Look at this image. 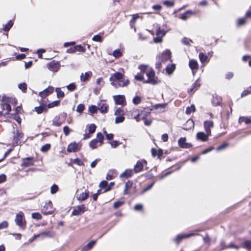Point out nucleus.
<instances>
[{
    "label": "nucleus",
    "mask_w": 251,
    "mask_h": 251,
    "mask_svg": "<svg viewBox=\"0 0 251 251\" xmlns=\"http://www.w3.org/2000/svg\"><path fill=\"white\" fill-rule=\"evenodd\" d=\"M151 154L153 157L157 156L158 158H159L163 154V151L161 149L157 150L154 149H152Z\"/></svg>",
    "instance_id": "nucleus-28"
},
{
    "label": "nucleus",
    "mask_w": 251,
    "mask_h": 251,
    "mask_svg": "<svg viewBox=\"0 0 251 251\" xmlns=\"http://www.w3.org/2000/svg\"><path fill=\"white\" fill-rule=\"evenodd\" d=\"M209 135L207 133L205 134L204 132H199L197 134V138L202 141H206L208 140V136Z\"/></svg>",
    "instance_id": "nucleus-21"
},
{
    "label": "nucleus",
    "mask_w": 251,
    "mask_h": 251,
    "mask_svg": "<svg viewBox=\"0 0 251 251\" xmlns=\"http://www.w3.org/2000/svg\"><path fill=\"white\" fill-rule=\"evenodd\" d=\"M241 247L246 249L248 251L251 250V240H246L242 244Z\"/></svg>",
    "instance_id": "nucleus-27"
},
{
    "label": "nucleus",
    "mask_w": 251,
    "mask_h": 251,
    "mask_svg": "<svg viewBox=\"0 0 251 251\" xmlns=\"http://www.w3.org/2000/svg\"><path fill=\"white\" fill-rule=\"evenodd\" d=\"M115 115L116 116L115 123L116 124H119L123 122L125 120V112L122 108H118L114 113Z\"/></svg>",
    "instance_id": "nucleus-5"
},
{
    "label": "nucleus",
    "mask_w": 251,
    "mask_h": 251,
    "mask_svg": "<svg viewBox=\"0 0 251 251\" xmlns=\"http://www.w3.org/2000/svg\"><path fill=\"white\" fill-rule=\"evenodd\" d=\"M50 148V144H46L43 146L41 148V151L43 152H46L49 151Z\"/></svg>",
    "instance_id": "nucleus-42"
},
{
    "label": "nucleus",
    "mask_w": 251,
    "mask_h": 251,
    "mask_svg": "<svg viewBox=\"0 0 251 251\" xmlns=\"http://www.w3.org/2000/svg\"><path fill=\"white\" fill-rule=\"evenodd\" d=\"M86 209L84 205H78L74 208L72 212V215L73 216H78L83 213Z\"/></svg>",
    "instance_id": "nucleus-6"
},
{
    "label": "nucleus",
    "mask_w": 251,
    "mask_h": 251,
    "mask_svg": "<svg viewBox=\"0 0 251 251\" xmlns=\"http://www.w3.org/2000/svg\"><path fill=\"white\" fill-rule=\"evenodd\" d=\"M55 91L57 93V97L58 98H62L64 97V93L61 90L60 88H56Z\"/></svg>",
    "instance_id": "nucleus-37"
},
{
    "label": "nucleus",
    "mask_w": 251,
    "mask_h": 251,
    "mask_svg": "<svg viewBox=\"0 0 251 251\" xmlns=\"http://www.w3.org/2000/svg\"><path fill=\"white\" fill-rule=\"evenodd\" d=\"M221 98L219 97H214L212 102L214 106L220 105L221 104Z\"/></svg>",
    "instance_id": "nucleus-31"
},
{
    "label": "nucleus",
    "mask_w": 251,
    "mask_h": 251,
    "mask_svg": "<svg viewBox=\"0 0 251 251\" xmlns=\"http://www.w3.org/2000/svg\"><path fill=\"white\" fill-rule=\"evenodd\" d=\"M92 40L96 42H101L102 40V37L100 35H95L93 38Z\"/></svg>",
    "instance_id": "nucleus-60"
},
{
    "label": "nucleus",
    "mask_w": 251,
    "mask_h": 251,
    "mask_svg": "<svg viewBox=\"0 0 251 251\" xmlns=\"http://www.w3.org/2000/svg\"><path fill=\"white\" fill-rule=\"evenodd\" d=\"M32 218L34 219L39 220L42 219V217L39 213L35 212L32 214Z\"/></svg>",
    "instance_id": "nucleus-46"
},
{
    "label": "nucleus",
    "mask_w": 251,
    "mask_h": 251,
    "mask_svg": "<svg viewBox=\"0 0 251 251\" xmlns=\"http://www.w3.org/2000/svg\"><path fill=\"white\" fill-rule=\"evenodd\" d=\"M8 226V223L7 221H3L1 223H0V230L6 228Z\"/></svg>",
    "instance_id": "nucleus-61"
},
{
    "label": "nucleus",
    "mask_w": 251,
    "mask_h": 251,
    "mask_svg": "<svg viewBox=\"0 0 251 251\" xmlns=\"http://www.w3.org/2000/svg\"><path fill=\"white\" fill-rule=\"evenodd\" d=\"M84 105L83 104H79L77 106L76 111L79 113H82L84 109Z\"/></svg>",
    "instance_id": "nucleus-54"
},
{
    "label": "nucleus",
    "mask_w": 251,
    "mask_h": 251,
    "mask_svg": "<svg viewBox=\"0 0 251 251\" xmlns=\"http://www.w3.org/2000/svg\"><path fill=\"white\" fill-rule=\"evenodd\" d=\"M109 81L111 84L115 88L127 86L129 81L126 79L125 76L120 72H116L110 76Z\"/></svg>",
    "instance_id": "nucleus-1"
},
{
    "label": "nucleus",
    "mask_w": 251,
    "mask_h": 251,
    "mask_svg": "<svg viewBox=\"0 0 251 251\" xmlns=\"http://www.w3.org/2000/svg\"><path fill=\"white\" fill-rule=\"evenodd\" d=\"M147 162L145 160H141L137 161L134 168V171L135 173L140 172L143 168L144 165Z\"/></svg>",
    "instance_id": "nucleus-10"
},
{
    "label": "nucleus",
    "mask_w": 251,
    "mask_h": 251,
    "mask_svg": "<svg viewBox=\"0 0 251 251\" xmlns=\"http://www.w3.org/2000/svg\"><path fill=\"white\" fill-rule=\"evenodd\" d=\"M99 186L101 188L104 189L105 192L110 190V186H108V183L106 180L101 181L99 184Z\"/></svg>",
    "instance_id": "nucleus-26"
},
{
    "label": "nucleus",
    "mask_w": 251,
    "mask_h": 251,
    "mask_svg": "<svg viewBox=\"0 0 251 251\" xmlns=\"http://www.w3.org/2000/svg\"><path fill=\"white\" fill-rule=\"evenodd\" d=\"M98 140L94 139L90 142V147L93 149H96L98 146Z\"/></svg>",
    "instance_id": "nucleus-41"
},
{
    "label": "nucleus",
    "mask_w": 251,
    "mask_h": 251,
    "mask_svg": "<svg viewBox=\"0 0 251 251\" xmlns=\"http://www.w3.org/2000/svg\"><path fill=\"white\" fill-rule=\"evenodd\" d=\"M58 190V187L56 184H53L50 188V193L52 194L56 193Z\"/></svg>",
    "instance_id": "nucleus-50"
},
{
    "label": "nucleus",
    "mask_w": 251,
    "mask_h": 251,
    "mask_svg": "<svg viewBox=\"0 0 251 251\" xmlns=\"http://www.w3.org/2000/svg\"><path fill=\"white\" fill-rule=\"evenodd\" d=\"M18 87L23 92H25L27 89V85L25 83H20L18 85Z\"/></svg>",
    "instance_id": "nucleus-45"
},
{
    "label": "nucleus",
    "mask_w": 251,
    "mask_h": 251,
    "mask_svg": "<svg viewBox=\"0 0 251 251\" xmlns=\"http://www.w3.org/2000/svg\"><path fill=\"white\" fill-rule=\"evenodd\" d=\"M98 109L101 113H106L108 110V106L105 104H102Z\"/></svg>",
    "instance_id": "nucleus-38"
},
{
    "label": "nucleus",
    "mask_w": 251,
    "mask_h": 251,
    "mask_svg": "<svg viewBox=\"0 0 251 251\" xmlns=\"http://www.w3.org/2000/svg\"><path fill=\"white\" fill-rule=\"evenodd\" d=\"M92 75V73L91 71L86 72L85 74L82 73L80 75V80L81 82H85L90 79Z\"/></svg>",
    "instance_id": "nucleus-19"
},
{
    "label": "nucleus",
    "mask_w": 251,
    "mask_h": 251,
    "mask_svg": "<svg viewBox=\"0 0 251 251\" xmlns=\"http://www.w3.org/2000/svg\"><path fill=\"white\" fill-rule=\"evenodd\" d=\"M75 50L76 51L84 52L85 49L81 45H77L75 47Z\"/></svg>",
    "instance_id": "nucleus-58"
},
{
    "label": "nucleus",
    "mask_w": 251,
    "mask_h": 251,
    "mask_svg": "<svg viewBox=\"0 0 251 251\" xmlns=\"http://www.w3.org/2000/svg\"><path fill=\"white\" fill-rule=\"evenodd\" d=\"M150 113L148 110L144 109L140 112L138 109H135L132 111V115L137 122H139L140 119H146Z\"/></svg>",
    "instance_id": "nucleus-3"
},
{
    "label": "nucleus",
    "mask_w": 251,
    "mask_h": 251,
    "mask_svg": "<svg viewBox=\"0 0 251 251\" xmlns=\"http://www.w3.org/2000/svg\"><path fill=\"white\" fill-rule=\"evenodd\" d=\"M154 183H155V182H153L151 184L148 185V186L146 188H144L142 190V194H143V193H145L146 192L148 191V190H150L152 187V186L154 185Z\"/></svg>",
    "instance_id": "nucleus-63"
},
{
    "label": "nucleus",
    "mask_w": 251,
    "mask_h": 251,
    "mask_svg": "<svg viewBox=\"0 0 251 251\" xmlns=\"http://www.w3.org/2000/svg\"><path fill=\"white\" fill-rule=\"evenodd\" d=\"M68 90L70 91H74L76 89V85L74 83H70L67 86Z\"/></svg>",
    "instance_id": "nucleus-52"
},
{
    "label": "nucleus",
    "mask_w": 251,
    "mask_h": 251,
    "mask_svg": "<svg viewBox=\"0 0 251 251\" xmlns=\"http://www.w3.org/2000/svg\"><path fill=\"white\" fill-rule=\"evenodd\" d=\"M189 66L191 69L192 70L193 75H194L196 71L198 69V64L197 61L193 59L190 60L189 62Z\"/></svg>",
    "instance_id": "nucleus-18"
},
{
    "label": "nucleus",
    "mask_w": 251,
    "mask_h": 251,
    "mask_svg": "<svg viewBox=\"0 0 251 251\" xmlns=\"http://www.w3.org/2000/svg\"><path fill=\"white\" fill-rule=\"evenodd\" d=\"M60 103L59 100H55L48 104V106L49 108H52L54 106H57Z\"/></svg>",
    "instance_id": "nucleus-53"
},
{
    "label": "nucleus",
    "mask_w": 251,
    "mask_h": 251,
    "mask_svg": "<svg viewBox=\"0 0 251 251\" xmlns=\"http://www.w3.org/2000/svg\"><path fill=\"white\" fill-rule=\"evenodd\" d=\"M226 249H227V246L225 245V243L224 241H222L218 247L217 251H222Z\"/></svg>",
    "instance_id": "nucleus-56"
},
{
    "label": "nucleus",
    "mask_w": 251,
    "mask_h": 251,
    "mask_svg": "<svg viewBox=\"0 0 251 251\" xmlns=\"http://www.w3.org/2000/svg\"><path fill=\"white\" fill-rule=\"evenodd\" d=\"M13 25V23L12 21H9L5 25L3 30L5 31H8L9 30V29L11 28Z\"/></svg>",
    "instance_id": "nucleus-36"
},
{
    "label": "nucleus",
    "mask_w": 251,
    "mask_h": 251,
    "mask_svg": "<svg viewBox=\"0 0 251 251\" xmlns=\"http://www.w3.org/2000/svg\"><path fill=\"white\" fill-rule=\"evenodd\" d=\"M251 93V86H250L247 88V90H244L242 93L241 94V97H243L244 96H246L248 94Z\"/></svg>",
    "instance_id": "nucleus-49"
},
{
    "label": "nucleus",
    "mask_w": 251,
    "mask_h": 251,
    "mask_svg": "<svg viewBox=\"0 0 251 251\" xmlns=\"http://www.w3.org/2000/svg\"><path fill=\"white\" fill-rule=\"evenodd\" d=\"M1 108L2 109L4 110L6 109L8 111V112L11 111V107L9 103V102L7 103H4L3 104L1 105Z\"/></svg>",
    "instance_id": "nucleus-40"
},
{
    "label": "nucleus",
    "mask_w": 251,
    "mask_h": 251,
    "mask_svg": "<svg viewBox=\"0 0 251 251\" xmlns=\"http://www.w3.org/2000/svg\"><path fill=\"white\" fill-rule=\"evenodd\" d=\"M96 243V241L92 240V241H90V242H89L87 244V245H86L87 247L88 248V249H89V250H90L95 246Z\"/></svg>",
    "instance_id": "nucleus-62"
},
{
    "label": "nucleus",
    "mask_w": 251,
    "mask_h": 251,
    "mask_svg": "<svg viewBox=\"0 0 251 251\" xmlns=\"http://www.w3.org/2000/svg\"><path fill=\"white\" fill-rule=\"evenodd\" d=\"M132 170L126 169L124 172L120 175L121 177H126V178L131 177L132 176Z\"/></svg>",
    "instance_id": "nucleus-25"
},
{
    "label": "nucleus",
    "mask_w": 251,
    "mask_h": 251,
    "mask_svg": "<svg viewBox=\"0 0 251 251\" xmlns=\"http://www.w3.org/2000/svg\"><path fill=\"white\" fill-rule=\"evenodd\" d=\"M53 211V210L52 207V203L51 201H49L48 202L46 203L42 209V212L45 215L51 214Z\"/></svg>",
    "instance_id": "nucleus-11"
},
{
    "label": "nucleus",
    "mask_w": 251,
    "mask_h": 251,
    "mask_svg": "<svg viewBox=\"0 0 251 251\" xmlns=\"http://www.w3.org/2000/svg\"><path fill=\"white\" fill-rule=\"evenodd\" d=\"M11 100H14L12 98H10L7 97L6 96L3 95L2 96H0V100L4 103L9 102Z\"/></svg>",
    "instance_id": "nucleus-34"
},
{
    "label": "nucleus",
    "mask_w": 251,
    "mask_h": 251,
    "mask_svg": "<svg viewBox=\"0 0 251 251\" xmlns=\"http://www.w3.org/2000/svg\"><path fill=\"white\" fill-rule=\"evenodd\" d=\"M124 203V201H119L115 202L113 204V207L114 208H118L120 207Z\"/></svg>",
    "instance_id": "nucleus-64"
},
{
    "label": "nucleus",
    "mask_w": 251,
    "mask_h": 251,
    "mask_svg": "<svg viewBox=\"0 0 251 251\" xmlns=\"http://www.w3.org/2000/svg\"><path fill=\"white\" fill-rule=\"evenodd\" d=\"M34 164L32 157H27L23 159L21 166L24 167H27L33 165Z\"/></svg>",
    "instance_id": "nucleus-17"
},
{
    "label": "nucleus",
    "mask_w": 251,
    "mask_h": 251,
    "mask_svg": "<svg viewBox=\"0 0 251 251\" xmlns=\"http://www.w3.org/2000/svg\"><path fill=\"white\" fill-rule=\"evenodd\" d=\"M13 134V140L14 142V144H16V145H18L20 144L19 141L23 138L24 134L17 129L14 130Z\"/></svg>",
    "instance_id": "nucleus-8"
},
{
    "label": "nucleus",
    "mask_w": 251,
    "mask_h": 251,
    "mask_svg": "<svg viewBox=\"0 0 251 251\" xmlns=\"http://www.w3.org/2000/svg\"><path fill=\"white\" fill-rule=\"evenodd\" d=\"M171 52L170 50H164L161 55L158 57V58H160L161 62L165 63L167 61L171 59Z\"/></svg>",
    "instance_id": "nucleus-9"
},
{
    "label": "nucleus",
    "mask_w": 251,
    "mask_h": 251,
    "mask_svg": "<svg viewBox=\"0 0 251 251\" xmlns=\"http://www.w3.org/2000/svg\"><path fill=\"white\" fill-rule=\"evenodd\" d=\"M142 101V99L139 96H135L132 100L133 103L137 105L141 103Z\"/></svg>",
    "instance_id": "nucleus-43"
},
{
    "label": "nucleus",
    "mask_w": 251,
    "mask_h": 251,
    "mask_svg": "<svg viewBox=\"0 0 251 251\" xmlns=\"http://www.w3.org/2000/svg\"><path fill=\"white\" fill-rule=\"evenodd\" d=\"M239 123L245 122L246 124L251 123V119L249 117H240L238 121Z\"/></svg>",
    "instance_id": "nucleus-29"
},
{
    "label": "nucleus",
    "mask_w": 251,
    "mask_h": 251,
    "mask_svg": "<svg viewBox=\"0 0 251 251\" xmlns=\"http://www.w3.org/2000/svg\"><path fill=\"white\" fill-rule=\"evenodd\" d=\"M116 104L123 105L126 103L125 97L123 95H118L115 98Z\"/></svg>",
    "instance_id": "nucleus-23"
},
{
    "label": "nucleus",
    "mask_w": 251,
    "mask_h": 251,
    "mask_svg": "<svg viewBox=\"0 0 251 251\" xmlns=\"http://www.w3.org/2000/svg\"><path fill=\"white\" fill-rule=\"evenodd\" d=\"M175 68L176 67L175 64H171L170 65H168L166 67L165 70L168 74H171L174 71Z\"/></svg>",
    "instance_id": "nucleus-30"
},
{
    "label": "nucleus",
    "mask_w": 251,
    "mask_h": 251,
    "mask_svg": "<svg viewBox=\"0 0 251 251\" xmlns=\"http://www.w3.org/2000/svg\"><path fill=\"white\" fill-rule=\"evenodd\" d=\"M165 33L163 30H161L160 29H158L157 31L156 34L158 36V37H156L154 38V42L156 43H159L161 42L162 40L160 38V36L162 37L165 35Z\"/></svg>",
    "instance_id": "nucleus-22"
},
{
    "label": "nucleus",
    "mask_w": 251,
    "mask_h": 251,
    "mask_svg": "<svg viewBox=\"0 0 251 251\" xmlns=\"http://www.w3.org/2000/svg\"><path fill=\"white\" fill-rule=\"evenodd\" d=\"M132 185V182L131 181H128L125 185V190H124V194H127V191L129 189Z\"/></svg>",
    "instance_id": "nucleus-39"
},
{
    "label": "nucleus",
    "mask_w": 251,
    "mask_h": 251,
    "mask_svg": "<svg viewBox=\"0 0 251 251\" xmlns=\"http://www.w3.org/2000/svg\"><path fill=\"white\" fill-rule=\"evenodd\" d=\"M246 17L239 19L237 20V25L239 26H242L246 24Z\"/></svg>",
    "instance_id": "nucleus-47"
},
{
    "label": "nucleus",
    "mask_w": 251,
    "mask_h": 251,
    "mask_svg": "<svg viewBox=\"0 0 251 251\" xmlns=\"http://www.w3.org/2000/svg\"><path fill=\"white\" fill-rule=\"evenodd\" d=\"M178 145L180 147L184 149L189 148L191 147V145L186 142V138L185 137L180 138L178 141Z\"/></svg>",
    "instance_id": "nucleus-16"
},
{
    "label": "nucleus",
    "mask_w": 251,
    "mask_h": 251,
    "mask_svg": "<svg viewBox=\"0 0 251 251\" xmlns=\"http://www.w3.org/2000/svg\"><path fill=\"white\" fill-rule=\"evenodd\" d=\"M96 126L95 124H91L89 127V132L90 133L92 134L95 132Z\"/></svg>",
    "instance_id": "nucleus-55"
},
{
    "label": "nucleus",
    "mask_w": 251,
    "mask_h": 251,
    "mask_svg": "<svg viewBox=\"0 0 251 251\" xmlns=\"http://www.w3.org/2000/svg\"><path fill=\"white\" fill-rule=\"evenodd\" d=\"M48 69L53 72H56L60 68V64L58 62L52 61L47 64Z\"/></svg>",
    "instance_id": "nucleus-7"
},
{
    "label": "nucleus",
    "mask_w": 251,
    "mask_h": 251,
    "mask_svg": "<svg viewBox=\"0 0 251 251\" xmlns=\"http://www.w3.org/2000/svg\"><path fill=\"white\" fill-rule=\"evenodd\" d=\"M165 63L164 62H161L160 58H158V60L156 63L155 66L156 68L160 70L162 68V64Z\"/></svg>",
    "instance_id": "nucleus-59"
},
{
    "label": "nucleus",
    "mask_w": 251,
    "mask_h": 251,
    "mask_svg": "<svg viewBox=\"0 0 251 251\" xmlns=\"http://www.w3.org/2000/svg\"><path fill=\"white\" fill-rule=\"evenodd\" d=\"M98 107L95 105H91L89 107V111L91 113H95L98 111Z\"/></svg>",
    "instance_id": "nucleus-57"
},
{
    "label": "nucleus",
    "mask_w": 251,
    "mask_h": 251,
    "mask_svg": "<svg viewBox=\"0 0 251 251\" xmlns=\"http://www.w3.org/2000/svg\"><path fill=\"white\" fill-rule=\"evenodd\" d=\"M113 55L116 58H119V57L121 56L122 52L120 50L117 49L114 50L113 52Z\"/></svg>",
    "instance_id": "nucleus-48"
},
{
    "label": "nucleus",
    "mask_w": 251,
    "mask_h": 251,
    "mask_svg": "<svg viewBox=\"0 0 251 251\" xmlns=\"http://www.w3.org/2000/svg\"><path fill=\"white\" fill-rule=\"evenodd\" d=\"M195 111V107L194 105H192L190 107H188L186 110V113L188 115L190 114L192 112Z\"/></svg>",
    "instance_id": "nucleus-44"
},
{
    "label": "nucleus",
    "mask_w": 251,
    "mask_h": 251,
    "mask_svg": "<svg viewBox=\"0 0 251 251\" xmlns=\"http://www.w3.org/2000/svg\"><path fill=\"white\" fill-rule=\"evenodd\" d=\"M139 68L143 73L146 74L148 76V79L146 81V83L152 85H155L158 83L157 78L155 77V72L152 69L149 68L148 66L143 65H140Z\"/></svg>",
    "instance_id": "nucleus-2"
},
{
    "label": "nucleus",
    "mask_w": 251,
    "mask_h": 251,
    "mask_svg": "<svg viewBox=\"0 0 251 251\" xmlns=\"http://www.w3.org/2000/svg\"><path fill=\"white\" fill-rule=\"evenodd\" d=\"M199 58L201 63H204L208 61V57L207 56L204 54L203 53H199Z\"/></svg>",
    "instance_id": "nucleus-32"
},
{
    "label": "nucleus",
    "mask_w": 251,
    "mask_h": 251,
    "mask_svg": "<svg viewBox=\"0 0 251 251\" xmlns=\"http://www.w3.org/2000/svg\"><path fill=\"white\" fill-rule=\"evenodd\" d=\"M79 146L78 144L74 142L70 144L67 148V151L70 152H76L79 150Z\"/></svg>",
    "instance_id": "nucleus-15"
},
{
    "label": "nucleus",
    "mask_w": 251,
    "mask_h": 251,
    "mask_svg": "<svg viewBox=\"0 0 251 251\" xmlns=\"http://www.w3.org/2000/svg\"><path fill=\"white\" fill-rule=\"evenodd\" d=\"M55 235V233L52 231H48L41 232L39 234H36L34 235V238H37L38 237H42V238L45 237H50L52 238L54 237Z\"/></svg>",
    "instance_id": "nucleus-12"
},
{
    "label": "nucleus",
    "mask_w": 251,
    "mask_h": 251,
    "mask_svg": "<svg viewBox=\"0 0 251 251\" xmlns=\"http://www.w3.org/2000/svg\"><path fill=\"white\" fill-rule=\"evenodd\" d=\"M24 217V214L22 211H20L16 215L15 219L16 224L23 229L25 228L26 225V222Z\"/></svg>",
    "instance_id": "nucleus-4"
},
{
    "label": "nucleus",
    "mask_w": 251,
    "mask_h": 251,
    "mask_svg": "<svg viewBox=\"0 0 251 251\" xmlns=\"http://www.w3.org/2000/svg\"><path fill=\"white\" fill-rule=\"evenodd\" d=\"M195 235L194 233H191L189 234H180L177 235L175 239V242L178 244L179 242L184 239L189 238Z\"/></svg>",
    "instance_id": "nucleus-13"
},
{
    "label": "nucleus",
    "mask_w": 251,
    "mask_h": 251,
    "mask_svg": "<svg viewBox=\"0 0 251 251\" xmlns=\"http://www.w3.org/2000/svg\"><path fill=\"white\" fill-rule=\"evenodd\" d=\"M195 14V12L192 10H188L184 13L179 15V18L183 20H186L189 18L191 15Z\"/></svg>",
    "instance_id": "nucleus-20"
},
{
    "label": "nucleus",
    "mask_w": 251,
    "mask_h": 251,
    "mask_svg": "<svg viewBox=\"0 0 251 251\" xmlns=\"http://www.w3.org/2000/svg\"><path fill=\"white\" fill-rule=\"evenodd\" d=\"M103 138V136L101 133H98L97 134L96 140H98V142L100 143V146L102 144Z\"/></svg>",
    "instance_id": "nucleus-35"
},
{
    "label": "nucleus",
    "mask_w": 251,
    "mask_h": 251,
    "mask_svg": "<svg viewBox=\"0 0 251 251\" xmlns=\"http://www.w3.org/2000/svg\"><path fill=\"white\" fill-rule=\"evenodd\" d=\"M213 127V122L212 121H206L204 122V127L207 135L211 134V128Z\"/></svg>",
    "instance_id": "nucleus-14"
},
{
    "label": "nucleus",
    "mask_w": 251,
    "mask_h": 251,
    "mask_svg": "<svg viewBox=\"0 0 251 251\" xmlns=\"http://www.w3.org/2000/svg\"><path fill=\"white\" fill-rule=\"evenodd\" d=\"M88 198V193H82L80 194L78 198V200L81 201H84Z\"/></svg>",
    "instance_id": "nucleus-33"
},
{
    "label": "nucleus",
    "mask_w": 251,
    "mask_h": 251,
    "mask_svg": "<svg viewBox=\"0 0 251 251\" xmlns=\"http://www.w3.org/2000/svg\"><path fill=\"white\" fill-rule=\"evenodd\" d=\"M201 83L200 79H198L193 84L192 88L190 90L188 91L189 93H192L194 91L197 90L200 86Z\"/></svg>",
    "instance_id": "nucleus-24"
},
{
    "label": "nucleus",
    "mask_w": 251,
    "mask_h": 251,
    "mask_svg": "<svg viewBox=\"0 0 251 251\" xmlns=\"http://www.w3.org/2000/svg\"><path fill=\"white\" fill-rule=\"evenodd\" d=\"M45 109V107H43V106H37V107H35L34 108V109L35 110V111L38 113V114H41L42 113L44 110Z\"/></svg>",
    "instance_id": "nucleus-51"
}]
</instances>
